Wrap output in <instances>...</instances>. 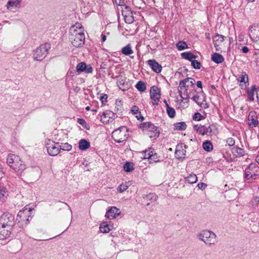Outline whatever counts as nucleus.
<instances>
[{
  "mask_svg": "<svg viewBox=\"0 0 259 259\" xmlns=\"http://www.w3.org/2000/svg\"><path fill=\"white\" fill-rule=\"evenodd\" d=\"M131 111L133 114H137L139 112V107L137 106H133L132 108Z\"/></svg>",
  "mask_w": 259,
  "mask_h": 259,
  "instance_id": "603ef678",
  "label": "nucleus"
},
{
  "mask_svg": "<svg viewBox=\"0 0 259 259\" xmlns=\"http://www.w3.org/2000/svg\"><path fill=\"white\" fill-rule=\"evenodd\" d=\"M90 146V143L85 139H81L79 142V148L81 150H85Z\"/></svg>",
  "mask_w": 259,
  "mask_h": 259,
  "instance_id": "c85d7f7f",
  "label": "nucleus"
},
{
  "mask_svg": "<svg viewBox=\"0 0 259 259\" xmlns=\"http://www.w3.org/2000/svg\"><path fill=\"white\" fill-rule=\"evenodd\" d=\"M107 96L106 94L100 97V100L101 101V102L102 103H103L104 101L106 102L107 101Z\"/></svg>",
  "mask_w": 259,
  "mask_h": 259,
  "instance_id": "13d9d810",
  "label": "nucleus"
},
{
  "mask_svg": "<svg viewBox=\"0 0 259 259\" xmlns=\"http://www.w3.org/2000/svg\"><path fill=\"white\" fill-rule=\"evenodd\" d=\"M193 128L195 131L202 135L211 136L213 135H216L218 133V128L213 124H210L208 126L197 124L195 125Z\"/></svg>",
  "mask_w": 259,
  "mask_h": 259,
  "instance_id": "39448f33",
  "label": "nucleus"
},
{
  "mask_svg": "<svg viewBox=\"0 0 259 259\" xmlns=\"http://www.w3.org/2000/svg\"><path fill=\"white\" fill-rule=\"evenodd\" d=\"M197 187L199 189H204L206 187V184L203 183H199L198 184Z\"/></svg>",
  "mask_w": 259,
  "mask_h": 259,
  "instance_id": "4d7b16f0",
  "label": "nucleus"
},
{
  "mask_svg": "<svg viewBox=\"0 0 259 259\" xmlns=\"http://www.w3.org/2000/svg\"><path fill=\"white\" fill-rule=\"evenodd\" d=\"M248 33L251 39L256 45V49L259 50V24H254L250 26Z\"/></svg>",
  "mask_w": 259,
  "mask_h": 259,
  "instance_id": "9b49d317",
  "label": "nucleus"
},
{
  "mask_svg": "<svg viewBox=\"0 0 259 259\" xmlns=\"http://www.w3.org/2000/svg\"><path fill=\"white\" fill-rule=\"evenodd\" d=\"M7 163L9 166L18 174H21L26 168V165L19 156L9 154L7 158Z\"/></svg>",
  "mask_w": 259,
  "mask_h": 259,
  "instance_id": "f03ea898",
  "label": "nucleus"
},
{
  "mask_svg": "<svg viewBox=\"0 0 259 259\" xmlns=\"http://www.w3.org/2000/svg\"><path fill=\"white\" fill-rule=\"evenodd\" d=\"M118 86L120 90L122 91L126 90V89L124 88V82L122 80L119 81L118 82Z\"/></svg>",
  "mask_w": 259,
  "mask_h": 259,
  "instance_id": "864d4df0",
  "label": "nucleus"
},
{
  "mask_svg": "<svg viewBox=\"0 0 259 259\" xmlns=\"http://www.w3.org/2000/svg\"><path fill=\"white\" fill-rule=\"evenodd\" d=\"M256 97H257V101L259 103V89L256 91Z\"/></svg>",
  "mask_w": 259,
  "mask_h": 259,
  "instance_id": "338daca9",
  "label": "nucleus"
},
{
  "mask_svg": "<svg viewBox=\"0 0 259 259\" xmlns=\"http://www.w3.org/2000/svg\"><path fill=\"white\" fill-rule=\"evenodd\" d=\"M72 32V35H69V39L72 45L75 48H81L83 46L85 41V35L84 34H77Z\"/></svg>",
  "mask_w": 259,
  "mask_h": 259,
  "instance_id": "f8f14e48",
  "label": "nucleus"
},
{
  "mask_svg": "<svg viewBox=\"0 0 259 259\" xmlns=\"http://www.w3.org/2000/svg\"><path fill=\"white\" fill-rule=\"evenodd\" d=\"M130 182H126L121 184L117 188L119 193H122L126 191L130 186Z\"/></svg>",
  "mask_w": 259,
  "mask_h": 259,
  "instance_id": "72a5a7b5",
  "label": "nucleus"
},
{
  "mask_svg": "<svg viewBox=\"0 0 259 259\" xmlns=\"http://www.w3.org/2000/svg\"><path fill=\"white\" fill-rule=\"evenodd\" d=\"M151 155V157L149 160V163H152L153 162H159L160 161L159 158V156L157 155V154L154 152V151L153 153H152Z\"/></svg>",
  "mask_w": 259,
  "mask_h": 259,
  "instance_id": "79ce46f5",
  "label": "nucleus"
},
{
  "mask_svg": "<svg viewBox=\"0 0 259 259\" xmlns=\"http://www.w3.org/2000/svg\"><path fill=\"white\" fill-rule=\"evenodd\" d=\"M255 160L258 163H259V154L256 156Z\"/></svg>",
  "mask_w": 259,
  "mask_h": 259,
  "instance_id": "774afa93",
  "label": "nucleus"
},
{
  "mask_svg": "<svg viewBox=\"0 0 259 259\" xmlns=\"http://www.w3.org/2000/svg\"><path fill=\"white\" fill-rule=\"evenodd\" d=\"M197 236L199 240L203 241L206 245H213L217 242V235L211 231L202 230L197 234Z\"/></svg>",
  "mask_w": 259,
  "mask_h": 259,
  "instance_id": "20e7f679",
  "label": "nucleus"
},
{
  "mask_svg": "<svg viewBox=\"0 0 259 259\" xmlns=\"http://www.w3.org/2000/svg\"><path fill=\"white\" fill-rule=\"evenodd\" d=\"M124 20L126 23L131 24L134 21L133 14L124 17Z\"/></svg>",
  "mask_w": 259,
  "mask_h": 259,
  "instance_id": "de8ad7c7",
  "label": "nucleus"
},
{
  "mask_svg": "<svg viewBox=\"0 0 259 259\" xmlns=\"http://www.w3.org/2000/svg\"><path fill=\"white\" fill-rule=\"evenodd\" d=\"M259 175V166L252 163L245 170V179L246 180H253Z\"/></svg>",
  "mask_w": 259,
  "mask_h": 259,
  "instance_id": "6e6552de",
  "label": "nucleus"
},
{
  "mask_svg": "<svg viewBox=\"0 0 259 259\" xmlns=\"http://www.w3.org/2000/svg\"><path fill=\"white\" fill-rule=\"evenodd\" d=\"M51 48V45L45 43L39 46L34 51L33 58L34 60L40 61L42 60L48 53V51Z\"/></svg>",
  "mask_w": 259,
  "mask_h": 259,
  "instance_id": "423d86ee",
  "label": "nucleus"
},
{
  "mask_svg": "<svg viewBox=\"0 0 259 259\" xmlns=\"http://www.w3.org/2000/svg\"><path fill=\"white\" fill-rule=\"evenodd\" d=\"M110 226L105 222L102 223L100 226V230L102 233H107L110 231Z\"/></svg>",
  "mask_w": 259,
  "mask_h": 259,
  "instance_id": "f704fd0d",
  "label": "nucleus"
},
{
  "mask_svg": "<svg viewBox=\"0 0 259 259\" xmlns=\"http://www.w3.org/2000/svg\"><path fill=\"white\" fill-rule=\"evenodd\" d=\"M255 91L256 87L255 85L251 86L250 89H248L247 90L248 99L251 101H253L254 100V96Z\"/></svg>",
  "mask_w": 259,
  "mask_h": 259,
  "instance_id": "cd10ccee",
  "label": "nucleus"
},
{
  "mask_svg": "<svg viewBox=\"0 0 259 259\" xmlns=\"http://www.w3.org/2000/svg\"><path fill=\"white\" fill-rule=\"evenodd\" d=\"M32 209L26 206L19 211L16 220L20 227L23 228L29 223V220L32 218Z\"/></svg>",
  "mask_w": 259,
  "mask_h": 259,
  "instance_id": "7ed1b4c3",
  "label": "nucleus"
},
{
  "mask_svg": "<svg viewBox=\"0 0 259 259\" xmlns=\"http://www.w3.org/2000/svg\"><path fill=\"white\" fill-rule=\"evenodd\" d=\"M187 125L185 122H180L174 124V130L183 131L186 128Z\"/></svg>",
  "mask_w": 259,
  "mask_h": 259,
  "instance_id": "c9c22d12",
  "label": "nucleus"
},
{
  "mask_svg": "<svg viewBox=\"0 0 259 259\" xmlns=\"http://www.w3.org/2000/svg\"><path fill=\"white\" fill-rule=\"evenodd\" d=\"M77 121L80 124H83L85 122L84 120L82 118H78Z\"/></svg>",
  "mask_w": 259,
  "mask_h": 259,
  "instance_id": "0e129e2a",
  "label": "nucleus"
},
{
  "mask_svg": "<svg viewBox=\"0 0 259 259\" xmlns=\"http://www.w3.org/2000/svg\"><path fill=\"white\" fill-rule=\"evenodd\" d=\"M166 110L169 117L174 118L175 116L176 111L175 109L170 107L169 105H166Z\"/></svg>",
  "mask_w": 259,
  "mask_h": 259,
  "instance_id": "a19ab883",
  "label": "nucleus"
},
{
  "mask_svg": "<svg viewBox=\"0 0 259 259\" xmlns=\"http://www.w3.org/2000/svg\"><path fill=\"white\" fill-rule=\"evenodd\" d=\"M60 150L69 151L71 150L72 146L67 143L60 144Z\"/></svg>",
  "mask_w": 259,
  "mask_h": 259,
  "instance_id": "a18cd8bd",
  "label": "nucleus"
},
{
  "mask_svg": "<svg viewBox=\"0 0 259 259\" xmlns=\"http://www.w3.org/2000/svg\"><path fill=\"white\" fill-rule=\"evenodd\" d=\"M139 114L136 115V117L138 120H140L141 121H143L144 119V118L142 115L141 114L140 112H139Z\"/></svg>",
  "mask_w": 259,
  "mask_h": 259,
  "instance_id": "052dcab7",
  "label": "nucleus"
},
{
  "mask_svg": "<svg viewBox=\"0 0 259 259\" xmlns=\"http://www.w3.org/2000/svg\"><path fill=\"white\" fill-rule=\"evenodd\" d=\"M255 63L257 66H259V53L256 55Z\"/></svg>",
  "mask_w": 259,
  "mask_h": 259,
  "instance_id": "680f3d73",
  "label": "nucleus"
},
{
  "mask_svg": "<svg viewBox=\"0 0 259 259\" xmlns=\"http://www.w3.org/2000/svg\"><path fill=\"white\" fill-rule=\"evenodd\" d=\"M22 2V0H9L6 6L9 10L13 8L19 9Z\"/></svg>",
  "mask_w": 259,
  "mask_h": 259,
  "instance_id": "5701e85b",
  "label": "nucleus"
},
{
  "mask_svg": "<svg viewBox=\"0 0 259 259\" xmlns=\"http://www.w3.org/2000/svg\"><path fill=\"white\" fill-rule=\"evenodd\" d=\"M74 31V33H76L78 35L81 34H84V29L82 25L79 23H76L75 24L72 25L69 31V35H72V32Z\"/></svg>",
  "mask_w": 259,
  "mask_h": 259,
  "instance_id": "aec40b11",
  "label": "nucleus"
},
{
  "mask_svg": "<svg viewBox=\"0 0 259 259\" xmlns=\"http://www.w3.org/2000/svg\"><path fill=\"white\" fill-rule=\"evenodd\" d=\"M141 127L150 138L155 139L159 135V132L157 130V127L151 122L143 123Z\"/></svg>",
  "mask_w": 259,
  "mask_h": 259,
  "instance_id": "9d476101",
  "label": "nucleus"
},
{
  "mask_svg": "<svg viewBox=\"0 0 259 259\" xmlns=\"http://www.w3.org/2000/svg\"><path fill=\"white\" fill-rule=\"evenodd\" d=\"M187 146L183 143L179 144L176 146L175 156L178 159L184 158L186 154Z\"/></svg>",
  "mask_w": 259,
  "mask_h": 259,
  "instance_id": "4468645a",
  "label": "nucleus"
},
{
  "mask_svg": "<svg viewBox=\"0 0 259 259\" xmlns=\"http://www.w3.org/2000/svg\"><path fill=\"white\" fill-rule=\"evenodd\" d=\"M202 115L200 113L197 112L194 114L193 118L195 120L199 121L201 119Z\"/></svg>",
  "mask_w": 259,
  "mask_h": 259,
  "instance_id": "3c124183",
  "label": "nucleus"
},
{
  "mask_svg": "<svg viewBox=\"0 0 259 259\" xmlns=\"http://www.w3.org/2000/svg\"><path fill=\"white\" fill-rule=\"evenodd\" d=\"M135 87L141 92H143L146 90V84L142 81H138Z\"/></svg>",
  "mask_w": 259,
  "mask_h": 259,
  "instance_id": "58836bf2",
  "label": "nucleus"
},
{
  "mask_svg": "<svg viewBox=\"0 0 259 259\" xmlns=\"http://www.w3.org/2000/svg\"><path fill=\"white\" fill-rule=\"evenodd\" d=\"M123 169L126 172L132 171L134 169V164L132 162H126L123 165Z\"/></svg>",
  "mask_w": 259,
  "mask_h": 259,
  "instance_id": "c03bdc74",
  "label": "nucleus"
},
{
  "mask_svg": "<svg viewBox=\"0 0 259 259\" xmlns=\"http://www.w3.org/2000/svg\"><path fill=\"white\" fill-rule=\"evenodd\" d=\"M211 59L212 61L217 64L221 63L224 60L223 56L222 55L217 53H213L211 55Z\"/></svg>",
  "mask_w": 259,
  "mask_h": 259,
  "instance_id": "a878e982",
  "label": "nucleus"
},
{
  "mask_svg": "<svg viewBox=\"0 0 259 259\" xmlns=\"http://www.w3.org/2000/svg\"><path fill=\"white\" fill-rule=\"evenodd\" d=\"M121 211L119 209L115 206H112L107 211L105 217L111 220L116 218L117 216L119 215Z\"/></svg>",
  "mask_w": 259,
  "mask_h": 259,
  "instance_id": "2eb2a0df",
  "label": "nucleus"
},
{
  "mask_svg": "<svg viewBox=\"0 0 259 259\" xmlns=\"http://www.w3.org/2000/svg\"><path fill=\"white\" fill-rule=\"evenodd\" d=\"M189 80H193V79L192 78H191V77H188V78H186L185 79H183V80H181L180 82V83H179L180 89H179V91H182V92H183L185 90V89H187L186 88V83L187 82H189Z\"/></svg>",
  "mask_w": 259,
  "mask_h": 259,
  "instance_id": "473e14b6",
  "label": "nucleus"
},
{
  "mask_svg": "<svg viewBox=\"0 0 259 259\" xmlns=\"http://www.w3.org/2000/svg\"><path fill=\"white\" fill-rule=\"evenodd\" d=\"M203 148L207 152H210L213 149L212 143L209 141H206L203 143Z\"/></svg>",
  "mask_w": 259,
  "mask_h": 259,
  "instance_id": "e433bc0d",
  "label": "nucleus"
},
{
  "mask_svg": "<svg viewBox=\"0 0 259 259\" xmlns=\"http://www.w3.org/2000/svg\"><path fill=\"white\" fill-rule=\"evenodd\" d=\"M128 136V129L125 126H121L115 130L112 133V138L117 143L126 141Z\"/></svg>",
  "mask_w": 259,
  "mask_h": 259,
  "instance_id": "0eeeda50",
  "label": "nucleus"
},
{
  "mask_svg": "<svg viewBox=\"0 0 259 259\" xmlns=\"http://www.w3.org/2000/svg\"><path fill=\"white\" fill-rule=\"evenodd\" d=\"M181 56L183 59L188 60L191 62L196 58V56L190 52H183L181 54Z\"/></svg>",
  "mask_w": 259,
  "mask_h": 259,
  "instance_id": "7c9ffc66",
  "label": "nucleus"
},
{
  "mask_svg": "<svg viewBox=\"0 0 259 259\" xmlns=\"http://www.w3.org/2000/svg\"><path fill=\"white\" fill-rule=\"evenodd\" d=\"M147 63L155 72L160 73L161 71L162 67L161 65L155 60H149L147 61Z\"/></svg>",
  "mask_w": 259,
  "mask_h": 259,
  "instance_id": "412c9836",
  "label": "nucleus"
},
{
  "mask_svg": "<svg viewBox=\"0 0 259 259\" xmlns=\"http://www.w3.org/2000/svg\"><path fill=\"white\" fill-rule=\"evenodd\" d=\"M76 71L78 73L84 71L87 73H91L93 72V68L90 65L87 66L84 62H80L76 66Z\"/></svg>",
  "mask_w": 259,
  "mask_h": 259,
  "instance_id": "a211bd4d",
  "label": "nucleus"
},
{
  "mask_svg": "<svg viewBox=\"0 0 259 259\" xmlns=\"http://www.w3.org/2000/svg\"><path fill=\"white\" fill-rule=\"evenodd\" d=\"M147 197L150 200L156 201L157 199L158 196L154 193H149L147 195Z\"/></svg>",
  "mask_w": 259,
  "mask_h": 259,
  "instance_id": "8fccbe9b",
  "label": "nucleus"
},
{
  "mask_svg": "<svg viewBox=\"0 0 259 259\" xmlns=\"http://www.w3.org/2000/svg\"><path fill=\"white\" fill-rule=\"evenodd\" d=\"M133 12L130 9V7L127 6H125L122 10V15L124 17L126 16L127 15H132Z\"/></svg>",
  "mask_w": 259,
  "mask_h": 259,
  "instance_id": "49530a36",
  "label": "nucleus"
},
{
  "mask_svg": "<svg viewBox=\"0 0 259 259\" xmlns=\"http://www.w3.org/2000/svg\"><path fill=\"white\" fill-rule=\"evenodd\" d=\"M109 34H110L109 32H107L106 33H102L101 34V39H102V42L105 41V40H106L107 35H109Z\"/></svg>",
  "mask_w": 259,
  "mask_h": 259,
  "instance_id": "6e6d98bb",
  "label": "nucleus"
},
{
  "mask_svg": "<svg viewBox=\"0 0 259 259\" xmlns=\"http://www.w3.org/2000/svg\"><path fill=\"white\" fill-rule=\"evenodd\" d=\"M45 145L48 154L51 156L57 155L60 151V143L51 139H46Z\"/></svg>",
  "mask_w": 259,
  "mask_h": 259,
  "instance_id": "1a4fd4ad",
  "label": "nucleus"
},
{
  "mask_svg": "<svg viewBox=\"0 0 259 259\" xmlns=\"http://www.w3.org/2000/svg\"><path fill=\"white\" fill-rule=\"evenodd\" d=\"M186 181L190 184L195 183L197 181V177L195 174H191L189 176L185 178Z\"/></svg>",
  "mask_w": 259,
  "mask_h": 259,
  "instance_id": "37998d69",
  "label": "nucleus"
},
{
  "mask_svg": "<svg viewBox=\"0 0 259 259\" xmlns=\"http://www.w3.org/2000/svg\"><path fill=\"white\" fill-rule=\"evenodd\" d=\"M121 52L124 55L128 56L133 54L134 51L132 49L131 45L128 44L121 49Z\"/></svg>",
  "mask_w": 259,
  "mask_h": 259,
  "instance_id": "2f4dec72",
  "label": "nucleus"
},
{
  "mask_svg": "<svg viewBox=\"0 0 259 259\" xmlns=\"http://www.w3.org/2000/svg\"><path fill=\"white\" fill-rule=\"evenodd\" d=\"M111 115L113 116L114 113L110 111H107L103 113L101 116V121L104 123H108L112 121V118Z\"/></svg>",
  "mask_w": 259,
  "mask_h": 259,
  "instance_id": "b1692460",
  "label": "nucleus"
},
{
  "mask_svg": "<svg viewBox=\"0 0 259 259\" xmlns=\"http://www.w3.org/2000/svg\"><path fill=\"white\" fill-rule=\"evenodd\" d=\"M241 89H245L248 85V75L245 72H242L238 78Z\"/></svg>",
  "mask_w": 259,
  "mask_h": 259,
  "instance_id": "f3484780",
  "label": "nucleus"
},
{
  "mask_svg": "<svg viewBox=\"0 0 259 259\" xmlns=\"http://www.w3.org/2000/svg\"><path fill=\"white\" fill-rule=\"evenodd\" d=\"M241 51L243 53H247L249 52V49L246 46L242 48Z\"/></svg>",
  "mask_w": 259,
  "mask_h": 259,
  "instance_id": "bf43d9fd",
  "label": "nucleus"
},
{
  "mask_svg": "<svg viewBox=\"0 0 259 259\" xmlns=\"http://www.w3.org/2000/svg\"><path fill=\"white\" fill-rule=\"evenodd\" d=\"M187 90L188 89H185L183 92H182V91H179L180 96L181 98V102L184 104L183 108L188 107L189 105V97L187 92Z\"/></svg>",
  "mask_w": 259,
  "mask_h": 259,
  "instance_id": "4be33fe9",
  "label": "nucleus"
},
{
  "mask_svg": "<svg viewBox=\"0 0 259 259\" xmlns=\"http://www.w3.org/2000/svg\"><path fill=\"white\" fill-rule=\"evenodd\" d=\"M115 2L118 5H122L121 0H115Z\"/></svg>",
  "mask_w": 259,
  "mask_h": 259,
  "instance_id": "69168bd1",
  "label": "nucleus"
},
{
  "mask_svg": "<svg viewBox=\"0 0 259 259\" xmlns=\"http://www.w3.org/2000/svg\"><path fill=\"white\" fill-rule=\"evenodd\" d=\"M9 192L7 188L0 185V202H4L6 201Z\"/></svg>",
  "mask_w": 259,
  "mask_h": 259,
  "instance_id": "393cba45",
  "label": "nucleus"
},
{
  "mask_svg": "<svg viewBox=\"0 0 259 259\" xmlns=\"http://www.w3.org/2000/svg\"><path fill=\"white\" fill-rule=\"evenodd\" d=\"M232 152L236 157L243 156L245 153V151L243 149L238 147H234L232 149Z\"/></svg>",
  "mask_w": 259,
  "mask_h": 259,
  "instance_id": "c756f323",
  "label": "nucleus"
},
{
  "mask_svg": "<svg viewBox=\"0 0 259 259\" xmlns=\"http://www.w3.org/2000/svg\"><path fill=\"white\" fill-rule=\"evenodd\" d=\"M225 36L218 33L215 34L213 37L212 39L214 41V47L217 48L219 46L218 43L222 42L224 40Z\"/></svg>",
  "mask_w": 259,
  "mask_h": 259,
  "instance_id": "bb28decb",
  "label": "nucleus"
},
{
  "mask_svg": "<svg viewBox=\"0 0 259 259\" xmlns=\"http://www.w3.org/2000/svg\"><path fill=\"white\" fill-rule=\"evenodd\" d=\"M191 65L193 66V67L195 69H199L200 68V63L197 60L193 59L191 62Z\"/></svg>",
  "mask_w": 259,
  "mask_h": 259,
  "instance_id": "09e8293b",
  "label": "nucleus"
},
{
  "mask_svg": "<svg viewBox=\"0 0 259 259\" xmlns=\"http://www.w3.org/2000/svg\"><path fill=\"white\" fill-rule=\"evenodd\" d=\"M150 97L152 105H157L161 97L160 89L157 86H152L150 89Z\"/></svg>",
  "mask_w": 259,
  "mask_h": 259,
  "instance_id": "ddd939ff",
  "label": "nucleus"
},
{
  "mask_svg": "<svg viewBox=\"0 0 259 259\" xmlns=\"http://www.w3.org/2000/svg\"><path fill=\"white\" fill-rule=\"evenodd\" d=\"M176 47L179 51H182L188 48L187 44L184 41H179L176 44Z\"/></svg>",
  "mask_w": 259,
  "mask_h": 259,
  "instance_id": "ea45409f",
  "label": "nucleus"
},
{
  "mask_svg": "<svg viewBox=\"0 0 259 259\" xmlns=\"http://www.w3.org/2000/svg\"><path fill=\"white\" fill-rule=\"evenodd\" d=\"M154 151L153 149L150 148L148 149H146L145 151H142L141 153L143 155L144 159H150L151 157V154Z\"/></svg>",
  "mask_w": 259,
  "mask_h": 259,
  "instance_id": "4c0bfd02",
  "label": "nucleus"
},
{
  "mask_svg": "<svg viewBox=\"0 0 259 259\" xmlns=\"http://www.w3.org/2000/svg\"><path fill=\"white\" fill-rule=\"evenodd\" d=\"M196 85L198 88L201 89L202 88V84L201 81H198L197 82Z\"/></svg>",
  "mask_w": 259,
  "mask_h": 259,
  "instance_id": "e2e57ef3",
  "label": "nucleus"
},
{
  "mask_svg": "<svg viewBox=\"0 0 259 259\" xmlns=\"http://www.w3.org/2000/svg\"><path fill=\"white\" fill-rule=\"evenodd\" d=\"M226 142L229 146H233L235 144V140L232 138H228Z\"/></svg>",
  "mask_w": 259,
  "mask_h": 259,
  "instance_id": "5fc2aeb1",
  "label": "nucleus"
},
{
  "mask_svg": "<svg viewBox=\"0 0 259 259\" xmlns=\"http://www.w3.org/2000/svg\"><path fill=\"white\" fill-rule=\"evenodd\" d=\"M192 99L201 108H207L208 107L205 101L204 97L202 95L200 96L197 94L192 97Z\"/></svg>",
  "mask_w": 259,
  "mask_h": 259,
  "instance_id": "6ab92c4d",
  "label": "nucleus"
},
{
  "mask_svg": "<svg viewBox=\"0 0 259 259\" xmlns=\"http://www.w3.org/2000/svg\"><path fill=\"white\" fill-rule=\"evenodd\" d=\"M14 224V217L9 212H5L0 217V240L10 236Z\"/></svg>",
  "mask_w": 259,
  "mask_h": 259,
  "instance_id": "f257e3e1",
  "label": "nucleus"
},
{
  "mask_svg": "<svg viewBox=\"0 0 259 259\" xmlns=\"http://www.w3.org/2000/svg\"><path fill=\"white\" fill-rule=\"evenodd\" d=\"M248 125L250 127H256L258 123L257 116L255 112H250L248 116Z\"/></svg>",
  "mask_w": 259,
  "mask_h": 259,
  "instance_id": "dca6fc26",
  "label": "nucleus"
}]
</instances>
